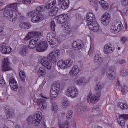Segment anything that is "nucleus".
<instances>
[{"label": "nucleus", "instance_id": "obj_35", "mask_svg": "<svg viewBox=\"0 0 128 128\" xmlns=\"http://www.w3.org/2000/svg\"><path fill=\"white\" fill-rule=\"evenodd\" d=\"M36 38V32H30L28 35L24 38V40L26 42H28V40H30L31 38Z\"/></svg>", "mask_w": 128, "mask_h": 128}, {"label": "nucleus", "instance_id": "obj_54", "mask_svg": "<svg viewBox=\"0 0 128 128\" xmlns=\"http://www.w3.org/2000/svg\"><path fill=\"white\" fill-rule=\"evenodd\" d=\"M122 4H123V6H128V0H122Z\"/></svg>", "mask_w": 128, "mask_h": 128}, {"label": "nucleus", "instance_id": "obj_13", "mask_svg": "<svg viewBox=\"0 0 128 128\" xmlns=\"http://www.w3.org/2000/svg\"><path fill=\"white\" fill-rule=\"evenodd\" d=\"M20 6V4L15 3L13 4H11L8 6V8L10 10H12V8L13 10V12L15 14V16L14 17V18H18L19 16H20L22 14V12H20L18 10V7Z\"/></svg>", "mask_w": 128, "mask_h": 128}, {"label": "nucleus", "instance_id": "obj_40", "mask_svg": "<svg viewBox=\"0 0 128 128\" xmlns=\"http://www.w3.org/2000/svg\"><path fill=\"white\" fill-rule=\"evenodd\" d=\"M121 14L124 18H128V10L126 9L122 10Z\"/></svg>", "mask_w": 128, "mask_h": 128}, {"label": "nucleus", "instance_id": "obj_20", "mask_svg": "<svg viewBox=\"0 0 128 128\" xmlns=\"http://www.w3.org/2000/svg\"><path fill=\"white\" fill-rule=\"evenodd\" d=\"M14 10L7 8L4 11V16L5 18H8V20H12L14 16H16V15L14 16ZM14 20H16V18H14Z\"/></svg>", "mask_w": 128, "mask_h": 128}, {"label": "nucleus", "instance_id": "obj_3", "mask_svg": "<svg viewBox=\"0 0 128 128\" xmlns=\"http://www.w3.org/2000/svg\"><path fill=\"white\" fill-rule=\"evenodd\" d=\"M38 12H44V6H38L36 10L30 12L28 13V18H32V22L33 24H38V22L44 20V16L42 14H38Z\"/></svg>", "mask_w": 128, "mask_h": 128}, {"label": "nucleus", "instance_id": "obj_10", "mask_svg": "<svg viewBox=\"0 0 128 128\" xmlns=\"http://www.w3.org/2000/svg\"><path fill=\"white\" fill-rule=\"evenodd\" d=\"M79 94L80 92H78V90L75 87L70 86L67 90V96L72 98H78Z\"/></svg>", "mask_w": 128, "mask_h": 128}, {"label": "nucleus", "instance_id": "obj_47", "mask_svg": "<svg viewBox=\"0 0 128 128\" xmlns=\"http://www.w3.org/2000/svg\"><path fill=\"white\" fill-rule=\"evenodd\" d=\"M128 40V38L126 37H122L120 40V42L122 44H124Z\"/></svg>", "mask_w": 128, "mask_h": 128}, {"label": "nucleus", "instance_id": "obj_57", "mask_svg": "<svg viewBox=\"0 0 128 128\" xmlns=\"http://www.w3.org/2000/svg\"><path fill=\"white\" fill-rule=\"evenodd\" d=\"M6 4V2L4 1L1 0L0 1V6H2Z\"/></svg>", "mask_w": 128, "mask_h": 128}, {"label": "nucleus", "instance_id": "obj_7", "mask_svg": "<svg viewBox=\"0 0 128 128\" xmlns=\"http://www.w3.org/2000/svg\"><path fill=\"white\" fill-rule=\"evenodd\" d=\"M60 90V82L54 84L52 86V88L51 90L50 93V96L52 100H54V98H56V97L58 96Z\"/></svg>", "mask_w": 128, "mask_h": 128}, {"label": "nucleus", "instance_id": "obj_53", "mask_svg": "<svg viewBox=\"0 0 128 128\" xmlns=\"http://www.w3.org/2000/svg\"><path fill=\"white\" fill-rule=\"evenodd\" d=\"M118 64H126V60L121 59L118 61Z\"/></svg>", "mask_w": 128, "mask_h": 128}, {"label": "nucleus", "instance_id": "obj_43", "mask_svg": "<svg viewBox=\"0 0 128 128\" xmlns=\"http://www.w3.org/2000/svg\"><path fill=\"white\" fill-rule=\"evenodd\" d=\"M90 4L94 6V8H98V0H89Z\"/></svg>", "mask_w": 128, "mask_h": 128}, {"label": "nucleus", "instance_id": "obj_33", "mask_svg": "<svg viewBox=\"0 0 128 128\" xmlns=\"http://www.w3.org/2000/svg\"><path fill=\"white\" fill-rule=\"evenodd\" d=\"M38 74L40 76H46V70L44 67H40L38 70Z\"/></svg>", "mask_w": 128, "mask_h": 128}, {"label": "nucleus", "instance_id": "obj_55", "mask_svg": "<svg viewBox=\"0 0 128 128\" xmlns=\"http://www.w3.org/2000/svg\"><path fill=\"white\" fill-rule=\"evenodd\" d=\"M94 45H91L90 50L89 51V54H92V52H94Z\"/></svg>", "mask_w": 128, "mask_h": 128}, {"label": "nucleus", "instance_id": "obj_16", "mask_svg": "<svg viewBox=\"0 0 128 128\" xmlns=\"http://www.w3.org/2000/svg\"><path fill=\"white\" fill-rule=\"evenodd\" d=\"M18 18H19V22H20V28H25L26 30H28V28H30L32 25H30V23L24 22L26 18L24 15L22 14L19 17H18Z\"/></svg>", "mask_w": 128, "mask_h": 128}, {"label": "nucleus", "instance_id": "obj_56", "mask_svg": "<svg viewBox=\"0 0 128 128\" xmlns=\"http://www.w3.org/2000/svg\"><path fill=\"white\" fill-rule=\"evenodd\" d=\"M95 110H96V112H100V108L98 107L92 109V112H94Z\"/></svg>", "mask_w": 128, "mask_h": 128}, {"label": "nucleus", "instance_id": "obj_42", "mask_svg": "<svg viewBox=\"0 0 128 128\" xmlns=\"http://www.w3.org/2000/svg\"><path fill=\"white\" fill-rule=\"evenodd\" d=\"M70 122L68 121H66L64 124H59L60 128H70Z\"/></svg>", "mask_w": 128, "mask_h": 128}, {"label": "nucleus", "instance_id": "obj_1", "mask_svg": "<svg viewBox=\"0 0 128 128\" xmlns=\"http://www.w3.org/2000/svg\"><path fill=\"white\" fill-rule=\"evenodd\" d=\"M60 56V50H54L48 56H44L42 58L41 64L44 66L46 68H47V70H51L52 66V62L53 64H56L58 62V59Z\"/></svg>", "mask_w": 128, "mask_h": 128}, {"label": "nucleus", "instance_id": "obj_32", "mask_svg": "<svg viewBox=\"0 0 128 128\" xmlns=\"http://www.w3.org/2000/svg\"><path fill=\"white\" fill-rule=\"evenodd\" d=\"M117 84L118 86V88H120V90L122 92V94H126L128 92V88L126 86H120V82H118L117 83Z\"/></svg>", "mask_w": 128, "mask_h": 128}, {"label": "nucleus", "instance_id": "obj_61", "mask_svg": "<svg viewBox=\"0 0 128 128\" xmlns=\"http://www.w3.org/2000/svg\"><path fill=\"white\" fill-rule=\"evenodd\" d=\"M118 50H120V48H118Z\"/></svg>", "mask_w": 128, "mask_h": 128}, {"label": "nucleus", "instance_id": "obj_23", "mask_svg": "<svg viewBox=\"0 0 128 128\" xmlns=\"http://www.w3.org/2000/svg\"><path fill=\"white\" fill-rule=\"evenodd\" d=\"M10 84L12 90H14V92H16V90H18V82L14 78L12 77L11 78Z\"/></svg>", "mask_w": 128, "mask_h": 128}, {"label": "nucleus", "instance_id": "obj_63", "mask_svg": "<svg viewBox=\"0 0 128 128\" xmlns=\"http://www.w3.org/2000/svg\"><path fill=\"white\" fill-rule=\"evenodd\" d=\"M2 98H0V100H1Z\"/></svg>", "mask_w": 128, "mask_h": 128}, {"label": "nucleus", "instance_id": "obj_62", "mask_svg": "<svg viewBox=\"0 0 128 128\" xmlns=\"http://www.w3.org/2000/svg\"><path fill=\"white\" fill-rule=\"evenodd\" d=\"M42 98H44V97L43 96H42Z\"/></svg>", "mask_w": 128, "mask_h": 128}, {"label": "nucleus", "instance_id": "obj_30", "mask_svg": "<svg viewBox=\"0 0 128 128\" xmlns=\"http://www.w3.org/2000/svg\"><path fill=\"white\" fill-rule=\"evenodd\" d=\"M86 19L88 20V24L89 22H94V21L96 20L94 14L92 12L88 13L86 16Z\"/></svg>", "mask_w": 128, "mask_h": 128}, {"label": "nucleus", "instance_id": "obj_60", "mask_svg": "<svg viewBox=\"0 0 128 128\" xmlns=\"http://www.w3.org/2000/svg\"><path fill=\"white\" fill-rule=\"evenodd\" d=\"M15 128H20V125L17 124L15 126Z\"/></svg>", "mask_w": 128, "mask_h": 128}, {"label": "nucleus", "instance_id": "obj_24", "mask_svg": "<svg viewBox=\"0 0 128 128\" xmlns=\"http://www.w3.org/2000/svg\"><path fill=\"white\" fill-rule=\"evenodd\" d=\"M80 68L78 66H74L70 71V74L72 78H74V76H76L80 74Z\"/></svg>", "mask_w": 128, "mask_h": 128}, {"label": "nucleus", "instance_id": "obj_18", "mask_svg": "<svg viewBox=\"0 0 128 128\" xmlns=\"http://www.w3.org/2000/svg\"><path fill=\"white\" fill-rule=\"evenodd\" d=\"M34 101L40 110H46L48 108V102H46V100L36 99Z\"/></svg>", "mask_w": 128, "mask_h": 128}, {"label": "nucleus", "instance_id": "obj_46", "mask_svg": "<svg viewBox=\"0 0 128 128\" xmlns=\"http://www.w3.org/2000/svg\"><path fill=\"white\" fill-rule=\"evenodd\" d=\"M52 110L54 112H58V104L56 103L52 104Z\"/></svg>", "mask_w": 128, "mask_h": 128}, {"label": "nucleus", "instance_id": "obj_59", "mask_svg": "<svg viewBox=\"0 0 128 128\" xmlns=\"http://www.w3.org/2000/svg\"><path fill=\"white\" fill-rule=\"evenodd\" d=\"M3 32H4V28L0 26V34L2 33Z\"/></svg>", "mask_w": 128, "mask_h": 128}, {"label": "nucleus", "instance_id": "obj_25", "mask_svg": "<svg viewBox=\"0 0 128 128\" xmlns=\"http://www.w3.org/2000/svg\"><path fill=\"white\" fill-rule=\"evenodd\" d=\"M128 120V115H122L118 119V124L122 127L126 126V120Z\"/></svg>", "mask_w": 128, "mask_h": 128}, {"label": "nucleus", "instance_id": "obj_52", "mask_svg": "<svg viewBox=\"0 0 128 128\" xmlns=\"http://www.w3.org/2000/svg\"><path fill=\"white\" fill-rule=\"evenodd\" d=\"M0 84H1V86H3L4 88L6 86V81H4V80L2 79L0 80Z\"/></svg>", "mask_w": 128, "mask_h": 128}, {"label": "nucleus", "instance_id": "obj_51", "mask_svg": "<svg viewBox=\"0 0 128 128\" xmlns=\"http://www.w3.org/2000/svg\"><path fill=\"white\" fill-rule=\"evenodd\" d=\"M42 36V33L40 32H35V38H38L39 36Z\"/></svg>", "mask_w": 128, "mask_h": 128}, {"label": "nucleus", "instance_id": "obj_22", "mask_svg": "<svg viewBox=\"0 0 128 128\" xmlns=\"http://www.w3.org/2000/svg\"><path fill=\"white\" fill-rule=\"evenodd\" d=\"M62 10H68L70 6V0H58Z\"/></svg>", "mask_w": 128, "mask_h": 128}, {"label": "nucleus", "instance_id": "obj_44", "mask_svg": "<svg viewBox=\"0 0 128 128\" xmlns=\"http://www.w3.org/2000/svg\"><path fill=\"white\" fill-rule=\"evenodd\" d=\"M72 114H74V112L72 110H69L66 114L67 120H70L72 118Z\"/></svg>", "mask_w": 128, "mask_h": 128}, {"label": "nucleus", "instance_id": "obj_45", "mask_svg": "<svg viewBox=\"0 0 128 128\" xmlns=\"http://www.w3.org/2000/svg\"><path fill=\"white\" fill-rule=\"evenodd\" d=\"M20 78L22 80V82H24V80H26V73L24 72V71H20Z\"/></svg>", "mask_w": 128, "mask_h": 128}, {"label": "nucleus", "instance_id": "obj_9", "mask_svg": "<svg viewBox=\"0 0 128 128\" xmlns=\"http://www.w3.org/2000/svg\"><path fill=\"white\" fill-rule=\"evenodd\" d=\"M57 66L60 68L66 70V68H70L72 66V62L70 59L66 60H61L58 62Z\"/></svg>", "mask_w": 128, "mask_h": 128}, {"label": "nucleus", "instance_id": "obj_12", "mask_svg": "<svg viewBox=\"0 0 128 128\" xmlns=\"http://www.w3.org/2000/svg\"><path fill=\"white\" fill-rule=\"evenodd\" d=\"M124 26L120 22H116L112 27L110 32L112 34H118L122 30Z\"/></svg>", "mask_w": 128, "mask_h": 128}, {"label": "nucleus", "instance_id": "obj_4", "mask_svg": "<svg viewBox=\"0 0 128 128\" xmlns=\"http://www.w3.org/2000/svg\"><path fill=\"white\" fill-rule=\"evenodd\" d=\"M104 88V83L99 82L96 86L95 90V95H92V94H90L88 97V100L89 104H94L96 102V100H98L100 98V96L102 94L100 92L102 88Z\"/></svg>", "mask_w": 128, "mask_h": 128}, {"label": "nucleus", "instance_id": "obj_17", "mask_svg": "<svg viewBox=\"0 0 128 128\" xmlns=\"http://www.w3.org/2000/svg\"><path fill=\"white\" fill-rule=\"evenodd\" d=\"M11 68L10 62L8 58H6L3 59L2 62V70L3 72H8V70H10Z\"/></svg>", "mask_w": 128, "mask_h": 128}, {"label": "nucleus", "instance_id": "obj_29", "mask_svg": "<svg viewBox=\"0 0 128 128\" xmlns=\"http://www.w3.org/2000/svg\"><path fill=\"white\" fill-rule=\"evenodd\" d=\"M6 114H7V120L8 122H12V120H14V114L10 111V110H8L6 109L5 110Z\"/></svg>", "mask_w": 128, "mask_h": 128}, {"label": "nucleus", "instance_id": "obj_8", "mask_svg": "<svg viewBox=\"0 0 128 128\" xmlns=\"http://www.w3.org/2000/svg\"><path fill=\"white\" fill-rule=\"evenodd\" d=\"M100 22L104 26H109L110 22H112V15L110 14L108 12L104 13L101 18Z\"/></svg>", "mask_w": 128, "mask_h": 128}, {"label": "nucleus", "instance_id": "obj_64", "mask_svg": "<svg viewBox=\"0 0 128 128\" xmlns=\"http://www.w3.org/2000/svg\"><path fill=\"white\" fill-rule=\"evenodd\" d=\"M23 26H24V24H23Z\"/></svg>", "mask_w": 128, "mask_h": 128}, {"label": "nucleus", "instance_id": "obj_49", "mask_svg": "<svg viewBox=\"0 0 128 128\" xmlns=\"http://www.w3.org/2000/svg\"><path fill=\"white\" fill-rule=\"evenodd\" d=\"M50 28L53 32H54L56 30V22H54V21H52L51 22Z\"/></svg>", "mask_w": 128, "mask_h": 128}, {"label": "nucleus", "instance_id": "obj_6", "mask_svg": "<svg viewBox=\"0 0 128 128\" xmlns=\"http://www.w3.org/2000/svg\"><path fill=\"white\" fill-rule=\"evenodd\" d=\"M47 40L52 48H56L58 46V40L56 38V34L49 33L47 36Z\"/></svg>", "mask_w": 128, "mask_h": 128}, {"label": "nucleus", "instance_id": "obj_26", "mask_svg": "<svg viewBox=\"0 0 128 128\" xmlns=\"http://www.w3.org/2000/svg\"><path fill=\"white\" fill-rule=\"evenodd\" d=\"M56 0H49L46 5V10H52L53 8L56 6Z\"/></svg>", "mask_w": 128, "mask_h": 128}, {"label": "nucleus", "instance_id": "obj_14", "mask_svg": "<svg viewBox=\"0 0 128 128\" xmlns=\"http://www.w3.org/2000/svg\"><path fill=\"white\" fill-rule=\"evenodd\" d=\"M114 66H108L107 68V76L108 78L111 80H113L116 77V74L114 73Z\"/></svg>", "mask_w": 128, "mask_h": 128}, {"label": "nucleus", "instance_id": "obj_39", "mask_svg": "<svg viewBox=\"0 0 128 128\" xmlns=\"http://www.w3.org/2000/svg\"><path fill=\"white\" fill-rule=\"evenodd\" d=\"M112 52V48L110 47L108 45H106L104 48V52L106 54H108L110 52Z\"/></svg>", "mask_w": 128, "mask_h": 128}, {"label": "nucleus", "instance_id": "obj_48", "mask_svg": "<svg viewBox=\"0 0 128 128\" xmlns=\"http://www.w3.org/2000/svg\"><path fill=\"white\" fill-rule=\"evenodd\" d=\"M18 2H22L24 4H30L32 0H18Z\"/></svg>", "mask_w": 128, "mask_h": 128}, {"label": "nucleus", "instance_id": "obj_27", "mask_svg": "<svg viewBox=\"0 0 128 128\" xmlns=\"http://www.w3.org/2000/svg\"><path fill=\"white\" fill-rule=\"evenodd\" d=\"M19 52L22 56H26L28 55V49L26 46H23L20 50Z\"/></svg>", "mask_w": 128, "mask_h": 128}, {"label": "nucleus", "instance_id": "obj_28", "mask_svg": "<svg viewBox=\"0 0 128 128\" xmlns=\"http://www.w3.org/2000/svg\"><path fill=\"white\" fill-rule=\"evenodd\" d=\"M100 4L102 8L104 10H110V4H108V2L104 0H100Z\"/></svg>", "mask_w": 128, "mask_h": 128}, {"label": "nucleus", "instance_id": "obj_36", "mask_svg": "<svg viewBox=\"0 0 128 128\" xmlns=\"http://www.w3.org/2000/svg\"><path fill=\"white\" fill-rule=\"evenodd\" d=\"M72 46L73 48H76V50H80L84 48V46L78 42H74L73 43Z\"/></svg>", "mask_w": 128, "mask_h": 128}, {"label": "nucleus", "instance_id": "obj_41", "mask_svg": "<svg viewBox=\"0 0 128 128\" xmlns=\"http://www.w3.org/2000/svg\"><path fill=\"white\" fill-rule=\"evenodd\" d=\"M94 60L96 64H102V58L98 55H96Z\"/></svg>", "mask_w": 128, "mask_h": 128}, {"label": "nucleus", "instance_id": "obj_37", "mask_svg": "<svg viewBox=\"0 0 128 128\" xmlns=\"http://www.w3.org/2000/svg\"><path fill=\"white\" fill-rule=\"evenodd\" d=\"M117 106L118 108H120V110H128V106L126 104L120 102L118 104Z\"/></svg>", "mask_w": 128, "mask_h": 128}, {"label": "nucleus", "instance_id": "obj_19", "mask_svg": "<svg viewBox=\"0 0 128 128\" xmlns=\"http://www.w3.org/2000/svg\"><path fill=\"white\" fill-rule=\"evenodd\" d=\"M88 28L93 32H100V26L96 22H89L88 24Z\"/></svg>", "mask_w": 128, "mask_h": 128}, {"label": "nucleus", "instance_id": "obj_31", "mask_svg": "<svg viewBox=\"0 0 128 128\" xmlns=\"http://www.w3.org/2000/svg\"><path fill=\"white\" fill-rule=\"evenodd\" d=\"M62 28L63 30H65V32L66 34H70L72 32V28L68 27V25L66 24H63L62 26Z\"/></svg>", "mask_w": 128, "mask_h": 128}, {"label": "nucleus", "instance_id": "obj_38", "mask_svg": "<svg viewBox=\"0 0 128 128\" xmlns=\"http://www.w3.org/2000/svg\"><path fill=\"white\" fill-rule=\"evenodd\" d=\"M70 106V102H68V100L66 98H64L62 100V108H66L68 106Z\"/></svg>", "mask_w": 128, "mask_h": 128}, {"label": "nucleus", "instance_id": "obj_2", "mask_svg": "<svg viewBox=\"0 0 128 128\" xmlns=\"http://www.w3.org/2000/svg\"><path fill=\"white\" fill-rule=\"evenodd\" d=\"M36 47V51L38 52H44L48 50V46L46 41H42L36 38L30 40L29 44V48L34 50Z\"/></svg>", "mask_w": 128, "mask_h": 128}, {"label": "nucleus", "instance_id": "obj_21", "mask_svg": "<svg viewBox=\"0 0 128 128\" xmlns=\"http://www.w3.org/2000/svg\"><path fill=\"white\" fill-rule=\"evenodd\" d=\"M74 82L75 84H76V86H84L87 84L86 80L84 77H81L78 79L74 80Z\"/></svg>", "mask_w": 128, "mask_h": 128}, {"label": "nucleus", "instance_id": "obj_11", "mask_svg": "<svg viewBox=\"0 0 128 128\" xmlns=\"http://www.w3.org/2000/svg\"><path fill=\"white\" fill-rule=\"evenodd\" d=\"M0 52L2 54H10L12 52V48L6 43L0 44Z\"/></svg>", "mask_w": 128, "mask_h": 128}, {"label": "nucleus", "instance_id": "obj_58", "mask_svg": "<svg viewBox=\"0 0 128 128\" xmlns=\"http://www.w3.org/2000/svg\"><path fill=\"white\" fill-rule=\"evenodd\" d=\"M80 108H82V106L78 105L76 106V110H80Z\"/></svg>", "mask_w": 128, "mask_h": 128}, {"label": "nucleus", "instance_id": "obj_34", "mask_svg": "<svg viewBox=\"0 0 128 128\" xmlns=\"http://www.w3.org/2000/svg\"><path fill=\"white\" fill-rule=\"evenodd\" d=\"M58 7H56L54 9L50 10L48 12V14L50 16H56V14H58Z\"/></svg>", "mask_w": 128, "mask_h": 128}, {"label": "nucleus", "instance_id": "obj_5", "mask_svg": "<svg viewBox=\"0 0 128 128\" xmlns=\"http://www.w3.org/2000/svg\"><path fill=\"white\" fill-rule=\"evenodd\" d=\"M42 112H38L36 113L34 117L30 116L27 119V121L30 124H33L34 126H40V124L42 122Z\"/></svg>", "mask_w": 128, "mask_h": 128}, {"label": "nucleus", "instance_id": "obj_50", "mask_svg": "<svg viewBox=\"0 0 128 128\" xmlns=\"http://www.w3.org/2000/svg\"><path fill=\"white\" fill-rule=\"evenodd\" d=\"M121 76H122L124 78H126L127 76H128V72L126 70H122L121 71Z\"/></svg>", "mask_w": 128, "mask_h": 128}, {"label": "nucleus", "instance_id": "obj_15", "mask_svg": "<svg viewBox=\"0 0 128 128\" xmlns=\"http://www.w3.org/2000/svg\"><path fill=\"white\" fill-rule=\"evenodd\" d=\"M68 14H62L58 16L55 17V20L58 22L62 24H66L68 20Z\"/></svg>", "mask_w": 128, "mask_h": 128}]
</instances>
